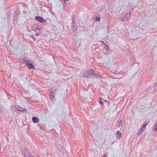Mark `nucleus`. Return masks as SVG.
<instances>
[{"mask_svg":"<svg viewBox=\"0 0 157 157\" xmlns=\"http://www.w3.org/2000/svg\"><path fill=\"white\" fill-rule=\"evenodd\" d=\"M153 129L155 131H157V120L153 126Z\"/></svg>","mask_w":157,"mask_h":157,"instance_id":"obj_12","label":"nucleus"},{"mask_svg":"<svg viewBox=\"0 0 157 157\" xmlns=\"http://www.w3.org/2000/svg\"><path fill=\"white\" fill-rule=\"evenodd\" d=\"M130 18L131 13H129L128 14L127 13L125 14V16L123 17V18H122V17H121L120 19L124 21H127L129 20Z\"/></svg>","mask_w":157,"mask_h":157,"instance_id":"obj_3","label":"nucleus"},{"mask_svg":"<svg viewBox=\"0 0 157 157\" xmlns=\"http://www.w3.org/2000/svg\"><path fill=\"white\" fill-rule=\"evenodd\" d=\"M102 157H107V154L106 153H105Z\"/></svg>","mask_w":157,"mask_h":157,"instance_id":"obj_21","label":"nucleus"},{"mask_svg":"<svg viewBox=\"0 0 157 157\" xmlns=\"http://www.w3.org/2000/svg\"><path fill=\"white\" fill-rule=\"evenodd\" d=\"M35 19L36 20L39 21L41 23H43L46 21V20L44 19L42 17L40 16H36L35 17Z\"/></svg>","mask_w":157,"mask_h":157,"instance_id":"obj_4","label":"nucleus"},{"mask_svg":"<svg viewBox=\"0 0 157 157\" xmlns=\"http://www.w3.org/2000/svg\"><path fill=\"white\" fill-rule=\"evenodd\" d=\"M26 65L29 67V69H34L35 67L32 63H28L26 64Z\"/></svg>","mask_w":157,"mask_h":157,"instance_id":"obj_7","label":"nucleus"},{"mask_svg":"<svg viewBox=\"0 0 157 157\" xmlns=\"http://www.w3.org/2000/svg\"><path fill=\"white\" fill-rule=\"evenodd\" d=\"M144 129L142 128H141L140 129V131L138 132V133H139L138 135H139L140 134H141L144 131Z\"/></svg>","mask_w":157,"mask_h":157,"instance_id":"obj_15","label":"nucleus"},{"mask_svg":"<svg viewBox=\"0 0 157 157\" xmlns=\"http://www.w3.org/2000/svg\"><path fill=\"white\" fill-rule=\"evenodd\" d=\"M15 108L16 110L17 111H19L21 112H24L25 111H26L27 110L25 109H24L23 108H22V107H20L18 106H17L15 107Z\"/></svg>","mask_w":157,"mask_h":157,"instance_id":"obj_5","label":"nucleus"},{"mask_svg":"<svg viewBox=\"0 0 157 157\" xmlns=\"http://www.w3.org/2000/svg\"><path fill=\"white\" fill-rule=\"evenodd\" d=\"M21 62H22L23 63H26V64L28 63H29V60L26 59L25 58H23L22 61Z\"/></svg>","mask_w":157,"mask_h":157,"instance_id":"obj_11","label":"nucleus"},{"mask_svg":"<svg viewBox=\"0 0 157 157\" xmlns=\"http://www.w3.org/2000/svg\"><path fill=\"white\" fill-rule=\"evenodd\" d=\"M40 128H41V129L42 130V128H43L42 127H41Z\"/></svg>","mask_w":157,"mask_h":157,"instance_id":"obj_26","label":"nucleus"},{"mask_svg":"<svg viewBox=\"0 0 157 157\" xmlns=\"http://www.w3.org/2000/svg\"><path fill=\"white\" fill-rule=\"evenodd\" d=\"M75 22V20H74V19L73 18L72 20L73 30L75 32L77 30V26L76 25Z\"/></svg>","mask_w":157,"mask_h":157,"instance_id":"obj_6","label":"nucleus"},{"mask_svg":"<svg viewBox=\"0 0 157 157\" xmlns=\"http://www.w3.org/2000/svg\"><path fill=\"white\" fill-rule=\"evenodd\" d=\"M121 134L119 131H117L116 133V136L117 138L120 139V138L121 137Z\"/></svg>","mask_w":157,"mask_h":157,"instance_id":"obj_9","label":"nucleus"},{"mask_svg":"<svg viewBox=\"0 0 157 157\" xmlns=\"http://www.w3.org/2000/svg\"><path fill=\"white\" fill-rule=\"evenodd\" d=\"M4 111V109L0 107V111L3 112Z\"/></svg>","mask_w":157,"mask_h":157,"instance_id":"obj_20","label":"nucleus"},{"mask_svg":"<svg viewBox=\"0 0 157 157\" xmlns=\"http://www.w3.org/2000/svg\"><path fill=\"white\" fill-rule=\"evenodd\" d=\"M64 1V4H65V2L67 1L68 0H63Z\"/></svg>","mask_w":157,"mask_h":157,"instance_id":"obj_25","label":"nucleus"},{"mask_svg":"<svg viewBox=\"0 0 157 157\" xmlns=\"http://www.w3.org/2000/svg\"><path fill=\"white\" fill-rule=\"evenodd\" d=\"M100 19L99 17H96L95 20L97 21H100Z\"/></svg>","mask_w":157,"mask_h":157,"instance_id":"obj_17","label":"nucleus"},{"mask_svg":"<svg viewBox=\"0 0 157 157\" xmlns=\"http://www.w3.org/2000/svg\"><path fill=\"white\" fill-rule=\"evenodd\" d=\"M123 121L121 120H118L117 121V125L118 127H120L122 124Z\"/></svg>","mask_w":157,"mask_h":157,"instance_id":"obj_10","label":"nucleus"},{"mask_svg":"<svg viewBox=\"0 0 157 157\" xmlns=\"http://www.w3.org/2000/svg\"><path fill=\"white\" fill-rule=\"evenodd\" d=\"M21 153L24 157H33L30 151L28 149H24L21 151Z\"/></svg>","mask_w":157,"mask_h":157,"instance_id":"obj_1","label":"nucleus"},{"mask_svg":"<svg viewBox=\"0 0 157 157\" xmlns=\"http://www.w3.org/2000/svg\"><path fill=\"white\" fill-rule=\"evenodd\" d=\"M32 120H33V122L34 123H37L39 121V118L35 117H33L32 118Z\"/></svg>","mask_w":157,"mask_h":157,"instance_id":"obj_8","label":"nucleus"},{"mask_svg":"<svg viewBox=\"0 0 157 157\" xmlns=\"http://www.w3.org/2000/svg\"><path fill=\"white\" fill-rule=\"evenodd\" d=\"M54 98V95L51 94L50 96V98L51 100H53Z\"/></svg>","mask_w":157,"mask_h":157,"instance_id":"obj_16","label":"nucleus"},{"mask_svg":"<svg viewBox=\"0 0 157 157\" xmlns=\"http://www.w3.org/2000/svg\"><path fill=\"white\" fill-rule=\"evenodd\" d=\"M57 89H56L53 90V89H51L50 90V92H51V94H54L56 92V91Z\"/></svg>","mask_w":157,"mask_h":157,"instance_id":"obj_14","label":"nucleus"},{"mask_svg":"<svg viewBox=\"0 0 157 157\" xmlns=\"http://www.w3.org/2000/svg\"><path fill=\"white\" fill-rule=\"evenodd\" d=\"M87 74L88 75H90L94 77H96V78H98L100 77V76L96 74H95V72L91 69L89 70V71H86Z\"/></svg>","mask_w":157,"mask_h":157,"instance_id":"obj_2","label":"nucleus"},{"mask_svg":"<svg viewBox=\"0 0 157 157\" xmlns=\"http://www.w3.org/2000/svg\"><path fill=\"white\" fill-rule=\"evenodd\" d=\"M35 36H39V34L38 33H35Z\"/></svg>","mask_w":157,"mask_h":157,"instance_id":"obj_24","label":"nucleus"},{"mask_svg":"<svg viewBox=\"0 0 157 157\" xmlns=\"http://www.w3.org/2000/svg\"><path fill=\"white\" fill-rule=\"evenodd\" d=\"M147 124H148V122L146 123H144L143 124L142 126V127L141 128L145 130L146 128V126Z\"/></svg>","mask_w":157,"mask_h":157,"instance_id":"obj_13","label":"nucleus"},{"mask_svg":"<svg viewBox=\"0 0 157 157\" xmlns=\"http://www.w3.org/2000/svg\"><path fill=\"white\" fill-rule=\"evenodd\" d=\"M99 103L100 104V105H102L103 104V101H101V100L99 101Z\"/></svg>","mask_w":157,"mask_h":157,"instance_id":"obj_19","label":"nucleus"},{"mask_svg":"<svg viewBox=\"0 0 157 157\" xmlns=\"http://www.w3.org/2000/svg\"><path fill=\"white\" fill-rule=\"evenodd\" d=\"M107 47V48H106V51H110V49L109 47V46L107 45H105V48Z\"/></svg>","mask_w":157,"mask_h":157,"instance_id":"obj_18","label":"nucleus"},{"mask_svg":"<svg viewBox=\"0 0 157 157\" xmlns=\"http://www.w3.org/2000/svg\"><path fill=\"white\" fill-rule=\"evenodd\" d=\"M101 44H102L105 45H106L105 44V43H104V41H101Z\"/></svg>","mask_w":157,"mask_h":157,"instance_id":"obj_22","label":"nucleus"},{"mask_svg":"<svg viewBox=\"0 0 157 157\" xmlns=\"http://www.w3.org/2000/svg\"><path fill=\"white\" fill-rule=\"evenodd\" d=\"M84 77L85 78H87L89 77V76H88V75H84Z\"/></svg>","mask_w":157,"mask_h":157,"instance_id":"obj_23","label":"nucleus"}]
</instances>
